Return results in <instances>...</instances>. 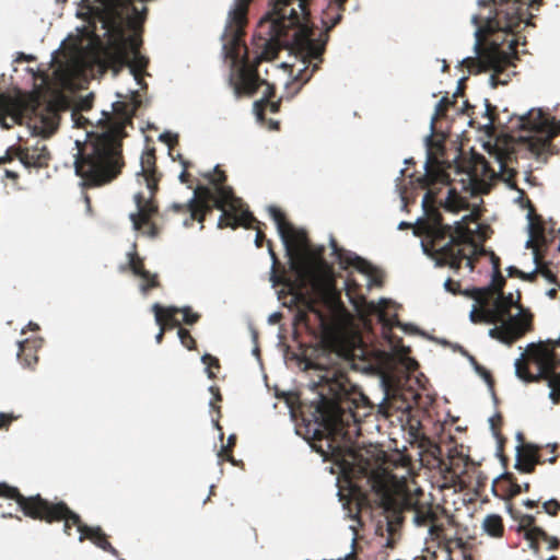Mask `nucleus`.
Returning <instances> with one entry per match:
<instances>
[{
  "label": "nucleus",
  "mask_w": 560,
  "mask_h": 560,
  "mask_svg": "<svg viewBox=\"0 0 560 560\" xmlns=\"http://www.w3.org/2000/svg\"><path fill=\"white\" fill-rule=\"evenodd\" d=\"M349 364L347 358L332 351L307 360L306 369L323 372L315 383L319 398L313 406L311 419H304L307 440L325 459L339 463L350 478L368 479L385 511L393 513L387 521L390 536L401 524V514L406 511L413 512L417 526H429L440 514H446V510L440 504L421 502L410 493L405 479L399 480L385 469H374L371 459L364 458L355 447L353 438L360 433L358 424L371 413L372 405L343 372Z\"/></svg>",
  "instance_id": "nucleus-1"
},
{
  "label": "nucleus",
  "mask_w": 560,
  "mask_h": 560,
  "mask_svg": "<svg viewBox=\"0 0 560 560\" xmlns=\"http://www.w3.org/2000/svg\"><path fill=\"white\" fill-rule=\"evenodd\" d=\"M308 0H235L230 11L232 25L224 35L223 51L231 62V83L235 94L254 95L265 85L262 98L254 108L262 120L265 110L278 113L281 100L273 101L276 88L259 77L257 67L261 60L278 57L282 49H291L301 56L303 68L293 77L295 91L311 80L319 69L326 38L307 24Z\"/></svg>",
  "instance_id": "nucleus-2"
},
{
  "label": "nucleus",
  "mask_w": 560,
  "mask_h": 560,
  "mask_svg": "<svg viewBox=\"0 0 560 560\" xmlns=\"http://www.w3.org/2000/svg\"><path fill=\"white\" fill-rule=\"evenodd\" d=\"M269 214L284 245L290 268L296 273L295 281L278 273L280 261L272 248V242L268 240L266 242L272 260L270 280L275 285L289 287L293 302L299 306L294 316L295 323L305 326L313 335L326 336L334 328V317L345 312L334 273L325 262L315 265L306 259L304 253L308 248V238L305 231L296 229L275 206L269 207Z\"/></svg>",
  "instance_id": "nucleus-3"
},
{
  "label": "nucleus",
  "mask_w": 560,
  "mask_h": 560,
  "mask_svg": "<svg viewBox=\"0 0 560 560\" xmlns=\"http://www.w3.org/2000/svg\"><path fill=\"white\" fill-rule=\"evenodd\" d=\"M427 192L422 199V208L425 219L417 223L415 234L422 236L424 253L432 256L438 265L448 266L458 270L463 261L472 271L477 257L485 253L474 240V232L468 228L465 220L458 221L454 226L443 223L442 214L435 207L436 191L435 184H450V175L439 167H427V173L419 179Z\"/></svg>",
  "instance_id": "nucleus-4"
},
{
  "label": "nucleus",
  "mask_w": 560,
  "mask_h": 560,
  "mask_svg": "<svg viewBox=\"0 0 560 560\" xmlns=\"http://www.w3.org/2000/svg\"><path fill=\"white\" fill-rule=\"evenodd\" d=\"M141 105L137 91L129 102L113 103V113L103 112L98 125L101 130L88 132L86 140L75 142V173L89 187H97L114 180L125 165L122 139L127 136L126 127L132 125V118Z\"/></svg>",
  "instance_id": "nucleus-5"
},
{
  "label": "nucleus",
  "mask_w": 560,
  "mask_h": 560,
  "mask_svg": "<svg viewBox=\"0 0 560 560\" xmlns=\"http://www.w3.org/2000/svg\"><path fill=\"white\" fill-rule=\"evenodd\" d=\"M0 497L12 499L16 502L23 514L32 520L48 524L63 522V533L71 536V528L75 526L80 533L79 540L92 541L96 547L118 557V550L108 541L107 535L100 526L84 524L79 514L73 512L65 501H49L40 494L25 497L15 487L0 482Z\"/></svg>",
  "instance_id": "nucleus-6"
},
{
  "label": "nucleus",
  "mask_w": 560,
  "mask_h": 560,
  "mask_svg": "<svg viewBox=\"0 0 560 560\" xmlns=\"http://www.w3.org/2000/svg\"><path fill=\"white\" fill-rule=\"evenodd\" d=\"M516 376L526 383L547 381L549 398L560 404V337L528 345L526 352L515 361Z\"/></svg>",
  "instance_id": "nucleus-7"
},
{
  "label": "nucleus",
  "mask_w": 560,
  "mask_h": 560,
  "mask_svg": "<svg viewBox=\"0 0 560 560\" xmlns=\"http://www.w3.org/2000/svg\"><path fill=\"white\" fill-rule=\"evenodd\" d=\"M489 16H494V7H489V12L487 15L479 14L472 18V22L477 26V42L475 44V48L477 50L478 57H467L462 61V65L468 70L469 73L477 74L485 71H492L490 75V85L492 88H498L499 85H505L509 83L511 79L509 69L511 67H515V65L511 60L510 54L500 47L497 39H493L490 46L485 49L481 47V40L486 36L494 35L500 32L506 35L514 34L518 27H515L511 31L502 28H493L488 31L486 26V20Z\"/></svg>",
  "instance_id": "nucleus-8"
},
{
  "label": "nucleus",
  "mask_w": 560,
  "mask_h": 560,
  "mask_svg": "<svg viewBox=\"0 0 560 560\" xmlns=\"http://www.w3.org/2000/svg\"><path fill=\"white\" fill-rule=\"evenodd\" d=\"M28 119L35 133L43 137L51 136L59 126V105L49 101L42 105L38 97L25 101L0 93V124L10 128Z\"/></svg>",
  "instance_id": "nucleus-9"
},
{
  "label": "nucleus",
  "mask_w": 560,
  "mask_h": 560,
  "mask_svg": "<svg viewBox=\"0 0 560 560\" xmlns=\"http://www.w3.org/2000/svg\"><path fill=\"white\" fill-rule=\"evenodd\" d=\"M137 177L138 182L141 183L142 180L145 184L149 190V196L145 197L142 192L135 195L137 212L130 213L129 219L136 231H142V229L147 226L148 230L143 231V233L150 237H156L159 235V229L151 219L159 211L155 195L159 191V183L162 175L156 168V155L154 148H148L141 154L140 171L137 173Z\"/></svg>",
  "instance_id": "nucleus-10"
},
{
  "label": "nucleus",
  "mask_w": 560,
  "mask_h": 560,
  "mask_svg": "<svg viewBox=\"0 0 560 560\" xmlns=\"http://www.w3.org/2000/svg\"><path fill=\"white\" fill-rule=\"evenodd\" d=\"M131 5L132 15L127 19V26L132 34L127 36L121 24H117L112 30V36L108 39L107 46L103 50L104 65L112 69L115 74L121 71L122 68L129 62L130 54L139 52L142 45V24L147 15V7L142 11H138L137 7Z\"/></svg>",
  "instance_id": "nucleus-11"
},
{
  "label": "nucleus",
  "mask_w": 560,
  "mask_h": 560,
  "mask_svg": "<svg viewBox=\"0 0 560 560\" xmlns=\"http://www.w3.org/2000/svg\"><path fill=\"white\" fill-rule=\"evenodd\" d=\"M510 122L513 124L512 130L525 131L527 137L520 136V139L527 144L528 150L537 159L546 161V155L550 153L552 147L551 138L552 121L551 117L541 109L533 108L523 115H514Z\"/></svg>",
  "instance_id": "nucleus-12"
},
{
  "label": "nucleus",
  "mask_w": 560,
  "mask_h": 560,
  "mask_svg": "<svg viewBox=\"0 0 560 560\" xmlns=\"http://www.w3.org/2000/svg\"><path fill=\"white\" fill-rule=\"evenodd\" d=\"M217 198V188L211 189L208 186L199 185L195 188L194 196L186 203L175 202L168 208V211L187 215L183 221L185 226H191L194 221H198L202 229L206 215L215 208Z\"/></svg>",
  "instance_id": "nucleus-13"
},
{
  "label": "nucleus",
  "mask_w": 560,
  "mask_h": 560,
  "mask_svg": "<svg viewBox=\"0 0 560 560\" xmlns=\"http://www.w3.org/2000/svg\"><path fill=\"white\" fill-rule=\"evenodd\" d=\"M489 2L494 7V16L486 20L488 31L493 28L511 31L520 27L524 21V5L537 9L542 0H490Z\"/></svg>",
  "instance_id": "nucleus-14"
},
{
  "label": "nucleus",
  "mask_w": 560,
  "mask_h": 560,
  "mask_svg": "<svg viewBox=\"0 0 560 560\" xmlns=\"http://www.w3.org/2000/svg\"><path fill=\"white\" fill-rule=\"evenodd\" d=\"M532 320V314L528 311L521 310V313L515 317H510L508 320L500 323L499 326L491 328L489 335L503 343L512 345L530 330Z\"/></svg>",
  "instance_id": "nucleus-15"
},
{
  "label": "nucleus",
  "mask_w": 560,
  "mask_h": 560,
  "mask_svg": "<svg viewBox=\"0 0 560 560\" xmlns=\"http://www.w3.org/2000/svg\"><path fill=\"white\" fill-rule=\"evenodd\" d=\"M558 444H549L546 446V451L550 454V457L545 458L541 453V447L532 443H525L517 447L516 464L515 468L523 474H532L535 471L536 465L544 463L555 464L558 455L556 451Z\"/></svg>",
  "instance_id": "nucleus-16"
},
{
  "label": "nucleus",
  "mask_w": 560,
  "mask_h": 560,
  "mask_svg": "<svg viewBox=\"0 0 560 560\" xmlns=\"http://www.w3.org/2000/svg\"><path fill=\"white\" fill-rule=\"evenodd\" d=\"M243 207V201L234 195L232 187H221L218 189L215 208L222 213L218 221L220 229L231 228L235 230L240 226L238 212Z\"/></svg>",
  "instance_id": "nucleus-17"
},
{
  "label": "nucleus",
  "mask_w": 560,
  "mask_h": 560,
  "mask_svg": "<svg viewBox=\"0 0 560 560\" xmlns=\"http://www.w3.org/2000/svg\"><path fill=\"white\" fill-rule=\"evenodd\" d=\"M529 221V240L526 242V248L533 249L534 261L539 264L544 258L542 250L548 247L549 240L546 235L542 218L536 213V209L530 200H527Z\"/></svg>",
  "instance_id": "nucleus-18"
},
{
  "label": "nucleus",
  "mask_w": 560,
  "mask_h": 560,
  "mask_svg": "<svg viewBox=\"0 0 560 560\" xmlns=\"http://www.w3.org/2000/svg\"><path fill=\"white\" fill-rule=\"evenodd\" d=\"M518 532L524 533V538L528 541L529 548L535 552H539V542L548 544L549 550H557L560 547V540L548 535L541 527L536 526V517L534 515H522L518 522Z\"/></svg>",
  "instance_id": "nucleus-19"
},
{
  "label": "nucleus",
  "mask_w": 560,
  "mask_h": 560,
  "mask_svg": "<svg viewBox=\"0 0 560 560\" xmlns=\"http://www.w3.org/2000/svg\"><path fill=\"white\" fill-rule=\"evenodd\" d=\"M15 156L26 167L42 168L48 166L50 153L48 149L43 145L42 148H13Z\"/></svg>",
  "instance_id": "nucleus-20"
},
{
  "label": "nucleus",
  "mask_w": 560,
  "mask_h": 560,
  "mask_svg": "<svg viewBox=\"0 0 560 560\" xmlns=\"http://www.w3.org/2000/svg\"><path fill=\"white\" fill-rule=\"evenodd\" d=\"M429 535L433 540L439 541L438 548L443 556V560H453L452 559V550L450 548L451 540L445 537V526L443 523H440L439 520H435L429 525ZM427 555L429 556V560H435L438 558L436 551L427 550Z\"/></svg>",
  "instance_id": "nucleus-21"
},
{
  "label": "nucleus",
  "mask_w": 560,
  "mask_h": 560,
  "mask_svg": "<svg viewBox=\"0 0 560 560\" xmlns=\"http://www.w3.org/2000/svg\"><path fill=\"white\" fill-rule=\"evenodd\" d=\"M505 279L501 273V270L493 272L492 281L489 287L486 288H474L471 293H466L474 298L479 304H487L494 295L503 294V287Z\"/></svg>",
  "instance_id": "nucleus-22"
},
{
  "label": "nucleus",
  "mask_w": 560,
  "mask_h": 560,
  "mask_svg": "<svg viewBox=\"0 0 560 560\" xmlns=\"http://www.w3.org/2000/svg\"><path fill=\"white\" fill-rule=\"evenodd\" d=\"M43 338L31 337L19 341L18 359L25 366L31 368L38 361V350L43 347Z\"/></svg>",
  "instance_id": "nucleus-23"
},
{
  "label": "nucleus",
  "mask_w": 560,
  "mask_h": 560,
  "mask_svg": "<svg viewBox=\"0 0 560 560\" xmlns=\"http://www.w3.org/2000/svg\"><path fill=\"white\" fill-rule=\"evenodd\" d=\"M151 310L154 314L155 323L159 326L165 327L166 330L180 327V320L177 318V315L180 312L179 307L162 306L159 303H154Z\"/></svg>",
  "instance_id": "nucleus-24"
},
{
  "label": "nucleus",
  "mask_w": 560,
  "mask_h": 560,
  "mask_svg": "<svg viewBox=\"0 0 560 560\" xmlns=\"http://www.w3.org/2000/svg\"><path fill=\"white\" fill-rule=\"evenodd\" d=\"M390 302L383 300L381 302V310L378 312V322L382 324L383 335L388 338L394 327H400L401 324L398 319V315L394 314L389 316L386 312V307Z\"/></svg>",
  "instance_id": "nucleus-25"
},
{
  "label": "nucleus",
  "mask_w": 560,
  "mask_h": 560,
  "mask_svg": "<svg viewBox=\"0 0 560 560\" xmlns=\"http://www.w3.org/2000/svg\"><path fill=\"white\" fill-rule=\"evenodd\" d=\"M482 528L489 536L500 538L504 533L503 520L498 514L487 515L482 522Z\"/></svg>",
  "instance_id": "nucleus-26"
},
{
  "label": "nucleus",
  "mask_w": 560,
  "mask_h": 560,
  "mask_svg": "<svg viewBox=\"0 0 560 560\" xmlns=\"http://www.w3.org/2000/svg\"><path fill=\"white\" fill-rule=\"evenodd\" d=\"M127 256H128V266L120 267V270L126 271L127 269H130L135 276L140 277V278H148L149 270H147L144 268V261L139 256L137 250L128 253Z\"/></svg>",
  "instance_id": "nucleus-27"
},
{
  "label": "nucleus",
  "mask_w": 560,
  "mask_h": 560,
  "mask_svg": "<svg viewBox=\"0 0 560 560\" xmlns=\"http://www.w3.org/2000/svg\"><path fill=\"white\" fill-rule=\"evenodd\" d=\"M149 65V59L139 52L132 54V58L129 57V62L126 65L129 67L130 72L135 77L138 83L142 82V73Z\"/></svg>",
  "instance_id": "nucleus-28"
},
{
  "label": "nucleus",
  "mask_w": 560,
  "mask_h": 560,
  "mask_svg": "<svg viewBox=\"0 0 560 560\" xmlns=\"http://www.w3.org/2000/svg\"><path fill=\"white\" fill-rule=\"evenodd\" d=\"M440 203L442 205V201ZM443 207L447 211L457 212L467 207V200L458 195L454 188H450Z\"/></svg>",
  "instance_id": "nucleus-29"
},
{
  "label": "nucleus",
  "mask_w": 560,
  "mask_h": 560,
  "mask_svg": "<svg viewBox=\"0 0 560 560\" xmlns=\"http://www.w3.org/2000/svg\"><path fill=\"white\" fill-rule=\"evenodd\" d=\"M209 390L213 395V400L210 401V406L212 408H214L215 411H217V418L212 419V422H213L215 429L220 433V440L223 441L224 433H223V429H222V427H221V424L219 422V419L221 417V407L220 406H215L217 401H222V395H221L220 388L218 386H210Z\"/></svg>",
  "instance_id": "nucleus-30"
},
{
  "label": "nucleus",
  "mask_w": 560,
  "mask_h": 560,
  "mask_svg": "<svg viewBox=\"0 0 560 560\" xmlns=\"http://www.w3.org/2000/svg\"><path fill=\"white\" fill-rule=\"evenodd\" d=\"M454 104V101H451L447 96L442 97L436 106H435V113L431 120V131L435 132V124L439 119L446 116V113L448 108Z\"/></svg>",
  "instance_id": "nucleus-31"
},
{
  "label": "nucleus",
  "mask_w": 560,
  "mask_h": 560,
  "mask_svg": "<svg viewBox=\"0 0 560 560\" xmlns=\"http://www.w3.org/2000/svg\"><path fill=\"white\" fill-rule=\"evenodd\" d=\"M346 262L349 266L354 267L358 271L365 273L370 277H373L374 275V267L364 258L354 255L353 257H349L346 259Z\"/></svg>",
  "instance_id": "nucleus-32"
},
{
  "label": "nucleus",
  "mask_w": 560,
  "mask_h": 560,
  "mask_svg": "<svg viewBox=\"0 0 560 560\" xmlns=\"http://www.w3.org/2000/svg\"><path fill=\"white\" fill-rule=\"evenodd\" d=\"M235 445H236V435L231 434L228 438L226 444L222 445L220 451L218 452V457L221 460H226V462L232 463L233 465H236V460L233 457V448L235 447Z\"/></svg>",
  "instance_id": "nucleus-33"
},
{
  "label": "nucleus",
  "mask_w": 560,
  "mask_h": 560,
  "mask_svg": "<svg viewBox=\"0 0 560 560\" xmlns=\"http://www.w3.org/2000/svg\"><path fill=\"white\" fill-rule=\"evenodd\" d=\"M358 290L359 285L354 281L350 279L346 281V294L349 298L350 302L355 307V310L359 311L362 304L365 303V298L363 295H354L355 291Z\"/></svg>",
  "instance_id": "nucleus-34"
},
{
  "label": "nucleus",
  "mask_w": 560,
  "mask_h": 560,
  "mask_svg": "<svg viewBox=\"0 0 560 560\" xmlns=\"http://www.w3.org/2000/svg\"><path fill=\"white\" fill-rule=\"evenodd\" d=\"M444 136L441 138H435L434 135H430L427 137V147H428V158L429 162L433 160V154H442L444 152Z\"/></svg>",
  "instance_id": "nucleus-35"
},
{
  "label": "nucleus",
  "mask_w": 560,
  "mask_h": 560,
  "mask_svg": "<svg viewBox=\"0 0 560 560\" xmlns=\"http://www.w3.org/2000/svg\"><path fill=\"white\" fill-rule=\"evenodd\" d=\"M202 176L208 179L209 183L213 185L214 188H217V190L221 187H226L224 185L226 182L225 172L222 171L219 165L214 167L213 173H206Z\"/></svg>",
  "instance_id": "nucleus-36"
},
{
  "label": "nucleus",
  "mask_w": 560,
  "mask_h": 560,
  "mask_svg": "<svg viewBox=\"0 0 560 560\" xmlns=\"http://www.w3.org/2000/svg\"><path fill=\"white\" fill-rule=\"evenodd\" d=\"M485 103V113L483 118L487 120V122L483 125L486 128H493V125L495 122L500 124L499 116L497 113V106L492 105L488 98L483 100Z\"/></svg>",
  "instance_id": "nucleus-37"
},
{
  "label": "nucleus",
  "mask_w": 560,
  "mask_h": 560,
  "mask_svg": "<svg viewBox=\"0 0 560 560\" xmlns=\"http://www.w3.org/2000/svg\"><path fill=\"white\" fill-rule=\"evenodd\" d=\"M492 307L495 308L498 315L501 317L502 320H508L510 317H513L511 315L509 304L504 303V293L497 295L492 303Z\"/></svg>",
  "instance_id": "nucleus-38"
},
{
  "label": "nucleus",
  "mask_w": 560,
  "mask_h": 560,
  "mask_svg": "<svg viewBox=\"0 0 560 560\" xmlns=\"http://www.w3.org/2000/svg\"><path fill=\"white\" fill-rule=\"evenodd\" d=\"M140 291L143 295H147L152 289L161 287L159 276L149 271L148 278H141Z\"/></svg>",
  "instance_id": "nucleus-39"
},
{
  "label": "nucleus",
  "mask_w": 560,
  "mask_h": 560,
  "mask_svg": "<svg viewBox=\"0 0 560 560\" xmlns=\"http://www.w3.org/2000/svg\"><path fill=\"white\" fill-rule=\"evenodd\" d=\"M238 221L240 226H244L245 229H255V223L257 224L256 226L261 225V222H259L248 210H244L243 207L238 212ZM262 225L265 224L262 223Z\"/></svg>",
  "instance_id": "nucleus-40"
},
{
  "label": "nucleus",
  "mask_w": 560,
  "mask_h": 560,
  "mask_svg": "<svg viewBox=\"0 0 560 560\" xmlns=\"http://www.w3.org/2000/svg\"><path fill=\"white\" fill-rule=\"evenodd\" d=\"M490 302H488L487 304H480L481 307H482V323H487V324H498V323H502L503 320L501 319V317L498 315L495 308L492 307V305H489Z\"/></svg>",
  "instance_id": "nucleus-41"
},
{
  "label": "nucleus",
  "mask_w": 560,
  "mask_h": 560,
  "mask_svg": "<svg viewBox=\"0 0 560 560\" xmlns=\"http://www.w3.org/2000/svg\"><path fill=\"white\" fill-rule=\"evenodd\" d=\"M503 478L505 481H509L508 500L518 495L522 492V486L517 483V480L512 472H504Z\"/></svg>",
  "instance_id": "nucleus-42"
},
{
  "label": "nucleus",
  "mask_w": 560,
  "mask_h": 560,
  "mask_svg": "<svg viewBox=\"0 0 560 560\" xmlns=\"http://www.w3.org/2000/svg\"><path fill=\"white\" fill-rule=\"evenodd\" d=\"M201 361L205 365H207V374L209 378H215V374L212 369H220V361L218 358L206 353L201 357Z\"/></svg>",
  "instance_id": "nucleus-43"
},
{
  "label": "nucleus",
  "mask_w": 560,
  "mask_h": 560,
  "mask_svg": "<svg viewBox=\"0 0 560 560\" xmlns=\"http://www.w3.org/2000/svg\"><path fill=\"white\" fill-rule=\"evenodd\" d=\"M178 338L184 347L188 350H194L196 348V340L186 328H178Z\"/></svg>",
  "instance_id": "nucleus-44"
},
{
  "label": "nucleus",
  "mask_w": 560,
  "mask_h": 560,
  "mask_svg": "<svg viewBox=\"0 0 560 560\" xmlns=\"http://www.w3.org/2000/svg\"><path fill=\"white\" fill-rule=\"evenodd\" d=\"M471 364L475 368V371L490 385H493V377L485 366L480 365L474 357H469Z\"/></svg>",
  "instance_id": "nucleus-45"
},
{
  "label": "nucleus",
  "mask_w": 560,
  "mask_h": 560,
  "mask_svg": "<svg viewBox=\"0 0 560 560\" xmlns=\"http://www.w3.org/2000/svg\"><path fill=\"white\" fill-rule=\"evenodd\" d=\"M179 313L183 314L182 322L185 323L186 325H194L200 318V315L198 313L192 312L191 307L189 306L180 308Z\"/></svg>",
  "instance_id": "nucleus-46"
},
{
  "label": "nucleus",
  "mask_w": 560,
  "mask_h": 560,
  "mask_svg": "<svg viewBox=\"0 0 560 560\" xmlns=\"http://www.w3.org/2000/svg\"><path fill=\"white\" fill-rule=\"evenodd\" d=\"M493 492L495 495L508 500L509 481L504 480L503 475L500 477L499 481L493 486Z\"/></svg>",
  "instance_id": "nucleus-47"
},
{
  "label": "nucleus",
  "mask_w": 560,
  "mask_h": 560,
  "mask_svg": "<svg viewBox=\"0 0 560 560\" xmlns=\"http://www.w3.org/2000/svg\"><path fill=\"white\" fill-rule=\"evenodd\" d=\"M180 159V164L183 166V172L180 173L179 175V180L180 183L183 184H186L189 188H191V175L190 173L188 172V168L191 166V163L182 159V156H179Z\"/></svg>",
  "instance_id": "nucleus-48"
},
{
  "label": "nucleus",
  "mask_w": 560,
  "mask_h": 560,
  "mask_svg": "<svg viewBox=\"0 0 560 560\" xmlns=\"http://www.w3.org/2000/svg\"><path fill=\"white\" fill-rule=\"evenodd\" d=\"M544 511L551 515L556 516L560 512V502L556 499H551L542 504Z\"/></svg>",
  "instance_id": "nucleus-49"
},
{
  "label": "nucleus",
  "mask_w": 560,
  "mask_h": 560,
  "mask_svg": "<svg viewBox=\"0 0 560 560\" xmlns=\"http://www.w3.org/2000/svg\"><path fill=\"white\" fill-rule=\"evenodd\" d=\"M537 265V271L540 272L550 283L557 284L556 275L545 265H542L541 260Z\"/></svg>",
  "instance_id": "nucleus-50"
},
{
  "label": "nucleus",
  "mask_w": 560,
  "mask_h": 560,
  "mask_svg": "<svg viewBox=\"0 0 560 560\" xmlns=\"http://www.w3.org/2000/svg\"><path fill=\"white\" fill-rule=\"evenodd\" d=\"M502 423H503V418L500 413H497L495 416L490 418V424H491V429H492L494 436H501L500 429H501Z\"/></svg>",
  "instance_id": "nucleus-51"
},
{
  "label": "nucleus",
  "mask_w": 560,
  "mask_h": 560,
  "mask_svg": "<svg viewBox=\"0 0 560 560\" xmlns=\"http://www.w3.org/2000/svg\"><path fill=\"white\" fill-rule=\"evenodd\" d=\"M160 140L166 143L170 147V149H172L176 144H178V135L172 132H163L162 135H160Z\"/></svg>",
  "instance_id": "nucleus-52"
},
{
  "label": "nucleus",
  "mask_w": 560,
  "mask_h": 560,
  "mask_svg": "<svg viewBox=\"0 0 560 560\" xmlns=\"http://www.w3.org/2000/svg\"><path fill=\"white\" fill-rule=\"evenodd\" d=\"M508 272H509V276H511V277L516 276L524 280H534L536 277L535 272L524 273L523 271L518 270L516 267H513V266L508 268Z\"/></svg>",
  "instance_id": "nucleus-53"
},
{
  "label": "nucleus",
  "mask_w": 560,
  "mask_h": 560,
  "mask_svg": "<svg viewBox=\"0 0 560 560\" xmlns=\"http://www.w3.org/2000/svg\"><path fill=\"white\" fill-rule=\"evenodd\" d=\"M444 288L446 291L453 293V294H457L460 292V283L458 281H455L451 278H448L445 283H444Z\"/></svg>",
  "instance_id": "nucleus-54"
},
{
  "label": "nucleus",
  "mask_w": 560,
  "mask_h": 560,
  "mask_svg": "<svg viewBox=\"0 0 560 560\" xmlns=\"http://www.w3.org/2000/svg\"><path fill=\"white\" fill-rule=\"evenodd\" d=\"M458 170L459 172L465 173L468 184L477 177L476 170L470 164L467 167L459 166Z\"/></svg>",
  "instance_id": "nucleus-55"
},
{
  "label": "nucleus",
  "mask_w": 560,
  "mask_h": 560,
  "mask_svg": "<svg viewBox=\"0 0 560 560\" xmlns=\"http://www.w3.org/2000/svg\"><path fill=\"white\" fill-rule=\"evenodd\" d=\"M92 105H93V95H89L84 98H81L79 104H78V108L80 110H90L92 108Z\"/></svg>",
  "instance_id": "nucleus-56"
},
{
  "label": "nucleus",
  "mask_w": 560,
  "mask_h": 560,
  "mask_svg": "<svg viewBox=\"0 0 560 560\" xmlns=\"http://www.w3.org/2000/svg\"><path fill=\"white\" fill-rule=\"evenodd\" d=\"M14 419L12 415L0 412V429H8Z\"/></svg>",
  "instance_id": "nucleus-57"
},
{
  "label": "nucleus",
  "mask_w": 560,
  "mask_h": 560,
  "mask_svg": "<svg viewBox=\"0 0 560 560\" xmlns=\"http://www.w3.org/2000/svg\"><path fill=\"white\" fill-rule=\"evenodd\" d=\"M256 229V237H255V245L256 247L260 248L262 247L265 241H266V235L264 233V231L260 229V225L259 226H255Z\"/></svg>",
  "instance_id": "nucleus-58"
},
{
  "label": "nucleus",
  "mask_w": 560,
  "mask_h": 560,
  "mask_svg": "<svg viewBox=\"0 0 560 560\" xmlns=\"http://www.w3.org/2000/svg\"><path fill=\"white\" fill-rule=\"evenodd\" d=\"M482 307L480 308L474 307V310L470 312V320L475 324L482 323Z\"/></svg>",
  "instance_id": "nucleus-59"
},
{
  "label": "nucleus",
  "mask_w": 560,
  "mask_h": 560,
  "mask_svg": "<svg viewBox=\"0 0 560 560\" xmlns=\"http://www.w3.org/2000/svg\"><path fill=\"white\" fill-rule=\"evenodd\" d=\"M504 303H505V304H509V308H510V310H511L513 306H516L520 311H521V310H524V308L522 307V305H521V304H518V302H517V301L515 302V301L513 300V294H511V293H510L509 295H505V294H504Z\"/></svg>",
  "instance_id": "nucleus-60"
},
{
  "label": "nucleus",
  "mask_w": 560,
  "mask_h": 560,
  "mask_svg": "<svg viewBox=\"0 0 560 560\" xmlns=\"http://www.w3.org/2000/svg\"><path fill=\"white\" fill-rule=\"evenodd\" d=\"M13 148L14 147L9 148L5 152V155L0 158V164L11 162L14 158H16Z\"/></svg>",
  "instance_id": "nucleus-61"
},
{
  "label": "nucleus",
  "mask_w": 560,
  "mask_h": 560,
  "mask_svg": "<svg viewBox=\"0 0 560 560\" xmlns=\"http://www.w3.org/2000/svg\"><path fill=\"white\" fill-rule=\"evenodd\" d=\"M491 264H492L493 272H497V270H501L500 269V267H501L500 258L494 253H491Z\"/></svg>",
  "instance_id": "nucleus-62"
},
{
  "label": "nucleus",
  "mask_w": 560,
  "mask_h": 560,
  "mask_svg": "<svg viewBox=\"0 0 560 560\" xmlns=\"http://www.w3.org/2000/svg\"><path fill=\"white\" fill-rule=\"evenodd\" d=\"M331 248L334 254L337 255L340 260H342L343 250L338 247L335 240L331 241Z\"/></svg>",
  "instance_id": "nucleus-63"
},
{
  "label": "nucleus",
  "mask_w": 560,
  "mask_h": 560,
  "mask_svg": "<svg viewBox=\"0 0 560 560\" xmlns=\"http://www.w3.org/2000/svg\"><path fill=\"white\" fill-rule=\"evenodd\" d=\"M520 191V197L517 198V201L520 202V205L523 207V208H527L528 209V206H527V200H529L527 197H525V192L524 190L522 189H518Z\"/></svg>",
  "instance_id": "nucleus-64"
}]
</instances>
